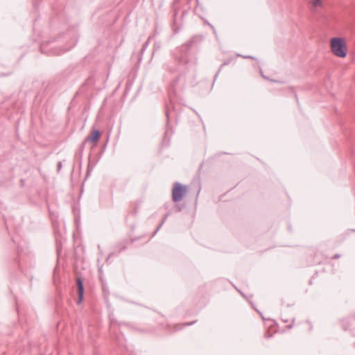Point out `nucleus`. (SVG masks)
Returning a JSON list of instances; mask_svg holds the SVG:
<instances>
[{
	"mask_svg": "<svg viewBox=\"0 0 355 355\" xmlns=\"http://www.w3.org/2000/svg\"><path fill=\"white\" fill-rule=\"evenodd\" d=\"M173 60L166 62L164 64L166 71L171 73L178 72V77L174 80L176 84L187 73L196 71V61L187 58V53L184 48H178L173 53Z\"/></svg>",
	"mask_w": 355,
	"mask_h": 355,
	"instance_id": "nucleus-1",
	"label": "nucleus"
},
{
	"mask_svg": "<svg viewBox=\"0 0 355 355\" xmlns=\"http://www.w3.org/2000/svg\"><path fill=\"white\" fill-rule=\"evenodd\" d=\"M331 49L333 53L339 58L347 56V49L344 39L341 37H333L331 39Z\"/></svg>",
	"mask_w": 355,
	"mask_h": 355,
	"instance_id": "nucleus-2",
	"label": "nucleus"
},
{
	"mask_svg": "<svg viewBox=\"0 0 355 355\" xmlns=\"http://www.w3.org/2000/svg\"><path fill=\"white\" fill-rule=\"evenodd\" d=\"M187 188L179 182H176L172 190V199L174 202L180 201L186 193Z\"/></svg>",
	"mask_w": 355,
	"mask_h": 355,
	"instance_id": "nucleus-3",
	"label": "nucleus"
},
{
	"mask_svg": "<svg viewBox=\"0 0 355 355\" xmlns=\"http://www.w3.org/2000/svg\"><path fill=\"white\" fill-rule=\"evenodd\" d=\"M343 328L345 330L355 331V316L344 319L341 322Z\"/></svg>",
	"mask_w": 355,
	"mask_h": 355,
	"instance_id": "nucleus-4",
	"label": "nucleus"
},
{
	"mask_svg": "<svg viewBox=\"0 0 355 355\" xmlns=\"http://www.w3.org/2000/svg\"><path fill=\"white\" fill-rule=\"evenodd\" d=\"M77 287H78V299L77 303L80 304L83 299L84 285H83V281L80 278L77 279Z\"/></svg>",
	"mask_w": 355,
	"mask_h": 355,
	"instance_id": "nucleus-5",
	"label": "nucleus"
},
{
	"mask_svg": "<svg viewBox=\"0 0 355 355\" xmlns=\"http://www.w3.org/2000/svg\"><path fill=\"white\" fill-rule=\"evenodd\" d=\"M100 137L101 132L98 130H94L90 135L85 138V141L96 143L99 140Z\"/></svg>",
	"mask_w": 355,
	"mask_h": 355,
	"instance_id": "nucleus-6",
	"label": "nucleus"
},
{
	"mask_svg": "<svg viewBox=\"0 0 355 355\" xmlns=\"http://www.w3.org/2000/svg\"><path fill=\"white\" fill-rule=\"evenodd\" d=\"M196 41V37L193 36L189 40H188L184 45L179 47V48H184V49L187 51V58H189V48L193 46V45L194 44Z\"/></svg>",
	"mask_w": 355,
	"mask_h": 355,
	"instance_id": "nucleus-7",
	"label": "nucleus"
},
{
	"mask_svg": "<svg viewBox=\"0 0 355 355\" xmlns=\"http://www.w3.org/2000/svg\"><path fill=\"white\" fill-rule=\"evenodd\" d=\"M311 3L312 6L315 8L320 7L322 6V0H311Z\"/></svg>",
	"mask_w": 355,
	"mask_h": 355,
	"instance_id": "nucleus-8",
	"label": "nucleus"
},
{
	"mask_svg": "<svg viewBox=\"0 0 355 355\" xmlns=\"http://www.w3.org/2000/svg\"><path fill=\"white\" fill-rule=\"evenodd\" d=\"M167 217V215L165 216L164 218L162 220V223L159 224V225L157 227V229L155 230V231L154 232V234L153 235H155L158 231L161 228L162 225H163V223H164L166 218Z\"/></svg>",
	"mask_w": 355,
	"mask_h": 355,
	"instance_id": "nucleus-9",
	"label": "nucleus"
},
{
	"mask_svg": "<svg viewBox=\"0 0 355 355\" xmlns=\"http://www.w3.org/2000/svg\"><path fill=\"white\" fill-rule=\"evenodd\" d=\"M260 72H261V76H262L263 78H265V79H266V80H270V81H272V82H275V83H276V82H278L277 80H272V79H270V78H268V77L265 76L263 75V72H262V71H261V70L260 71Z\"/></svg>",
	"mask_w": 355,
	"mask_h": 355,
	"instance_id": "nucleus-10",
	"label": "nucleus"
},
{
	"mask_svg": "<svg viewBox=\"0 0 355 355\" xmlns=\"http://www.w3.org/2000/svg\"><path fill=\"white\" fill-rule=\"evenodd\" d=\"M148 41H146L144 44L143 45V47H142V49H141V51L144 52L146 49V48L147 47V46L148 45Z\"/></svg>",
	"mask_w": 355,
	"mask_h": 355,
	"instance_id": "nucleus-11",
	"label": "nucleus"
},
{
	"mask_svg": "<svg viewBox=\"0 0 355 355\" xmlns=\"http://www.w3.org/2000/svg\"><path fill=\"white\" fill-rule=\"evenodd\" d=\"M243 58H249V59H252V60H255V58L253 57V56H251V55H242Z\"/></svg>",
	"mask_w": 355,
	"mask_h": 355,
	"instance_id": "nucleus-12",
	"label": "nucleus"
},
{
	"mask_svg": "<svg viewBox=\"0 0 355 355\" xmlns=\"http://www.w3.org/2000/svg\"><path fill=\"white\" fill-rule=\"evenodd\" d=\"M61 168H62V162H58V171H60Z\"/></svg>",
	"mask_w": 355,
	"mask_h": 355,
	"instance_id": "nucleus-13",
	"label": "nucleus"
},
{
	"mask_svg": "<svg viewBox=\"0 0 355 355\" xmlns=\"http://www.w3.org/2000/svg\"><path fill=\"white\" fill-rule=\"evenodd\" d=\"M340 257V254H336L334 255V257H332L333 259H338Z\"/></svg>",
	"mask_w": 355,
	"mask_h": 355,
	"instance_id": "nucleus-14",
	"label": "nucleus"
},
{
	"mask_svg": "<svg viewBox=\"0 0 355 355\" xmlns=\"http://www.w3.org/2000/svg\"><path fill=\"white\" fill-rule=\"evenodd\" d=\"M195 322H190V323H187L186 324V326H190L191 324H193Z\"/></svg>",
	"mask_w": 355,
	"mask_h": 355,
	"instance_id": "nucleus-15",
	"label": "nucleus"
},
{
	"mask_svg": "<svg viewBox=\"0 0 355 355\" xmlns=\"http://www.w3.org/2000/svg\"><path fill=\"white\" fill-rule=\"evenodd\" d=\"M209 26H210L211 27V28L214 30V33H216V30H215V28H214V26H212V25H211V24H209Z\"/></svg>",
	"mask_w": 355,
	"mask_h": 355,
	"instance_id": "nucleus-16",
	"label": "nucleus"
},
{
	"mask_svg": "<svg viewBox=\"0 0 355 355\" xmlns=\"http://www.w3.org/2000/svg\"><path fill=\"white\" fill-rule=\"evenodd\" d=\"M219 72H220V70H218V71H217V73H216V75H215V76H214V78H215V79H216V77L218 76V75Z\"/></svg>",
	"mask_w": 355,
	"mask_h": 355,
	"instance_id": "nucleus-17",
	"label": "nucleus"
}]
</instances>
